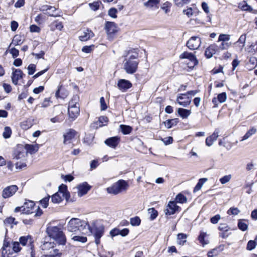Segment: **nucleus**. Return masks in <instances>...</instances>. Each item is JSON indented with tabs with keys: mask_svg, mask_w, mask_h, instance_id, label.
Listing matches in <instances>:
<instances>
[{
	"mask_svg": "<svg viewBox=\"0 0 257 257\" xmlns=\"http://www.w3.org/2000/svg\"><path fill=\"white\" fill-rule=\"evenodd\" d=\"M48 236L54 239L59 245H65L67 241L66 235L61 228L57 226H50L47 228Z\"/></svg>",
	"mask_w": 257,
	"mask_h": 257,
	"instance_id": "nucleus-1",
	"label": "nucleus"
},
{
	"mask_svg": "<svg viewBox=\"0 0 257 257\" xmlns=\"http://www.w3.org/2000/svg\"><path fill=\"white\" fill-rule=\"evenodd\" d=\"M104 229L102 225L98 224L96 221H93L91 225L88 224L85 234L88 235H93L96 244H98L100 243V238L103 235Z\"/></svg>",
	"mask_w": 257,
	"mask_h": 257,
	"instance_id": "nucleus-2",
	"label": "nucleus"
},
{
	"mask_svg": "<svg viewBox=\"0 0 257 257\" xmlns=\"http://www.w3.org/2000/svg\"><path fill=\"white\" fill-rule=\"evenodd\" d=\"M88 224V222L85 220L78 218H72L68 221L67 229L69 232H75L79 230L85 233Z\"/></svg>",
	"mask_w": 257,
	"mask_h": 257,
	"instance_id": "nucleus-3",
	"label": "nucleus"
},
{
	"mask_svg": "<svg viewBox=\"0 0 257 257\" xmlns=\"http://www.w3.org/2000/svg\"><path fill=\"white\" fill-rule=\"evenodd\" d=\"M138 64L137 55H132L129 57L126 56L123 61V69L128 74H133L137 71Z\"/></svg>",
	"mask_w": 257,
	"mask_h": 257,
	"instance_id": "nucleus-4",
	"label": "nucleus"
},
{
	"mask_svg": "<svg viewBox=\"0 0 257 257\" xmlns=\"http://www.w3.org/2000/svg\"><path fill=\"white\" fill-rule=\"evenodd\" d=\"M70 198V193L68 191L67 187L65 184H61L59 187L57 192L51 196V200L54 203H59L64 199L67 201H69Z\"/></svg>",
	"mask_w": 257,
	"mask_h": 257,
	"instance_id": "nucleus-5",
	"label": "nucleus"
},
{
	"mask_svg": "<svg viewBox=\"0 0 257 257\" xmlns=\"http://www.w3.org/2000/svg\"><path fill=\"white\" fill-rule=\"evenodd\" d=\"M128 187L127 182L123 180H119L113 184L111 186L106 189L109 194L116 195L120 192L125 191Z\"/></svg>",
	"mask_w": 257,
	"mask_h": 257,
	"instance_id": "nucleus-6",
	"label": "nucleus"
},
{
	"mask_svg": "<svg viewBox=\"0 0 257 257\" xmlns=\"http://www.w3.org/2000/svg\"><path fill=\"white\" fill-rule=\"evenodd\" d=\"M179 58L188 59L190 61V62L188 63L189 67H193L198 64L196 57L191 53L185 52L180 55Z\"/></svg>",
	"mask_w": 257,
	"mask_h": 257,
	"instance_id": "nucleus-7",
	"label": "nucleus"
},
{
	"mask_svg": "<svg viewBox=\"0 0 257 257\" xmlns=\"http://www.w3.org/2000/svg\"><path fill=\"white\" fill-rule=\"evenodd\" d=\"M201 44V41L199 37H192L187 42V47L192 50H196L199 48Z\"/></svg>",
	"mask_w": 257,
	"mask_h": 257,
	"instance_id": "nucleus-8",
	"label": "nucleus"
},
{
	"mask_svg": "<svg viewBox=\"0 0 257 257\" xmlns=\"http://www.w3.org/2000/svg\"><path fill=\"white\" fill-rule=\"evenodd\" d=\"M177 103L183 107L189 106L191 102V97L187 94H179L176 99Z\"/></svg>",
	"mask_w": 257,
	"mask_h": 257,
	"instance_id": "nucleus-9",
	"label": "nucleus"
},
{
	"mask_svg": "<svg viewBox=\"0 0 257 257\" xmlns=\"http://www.w3.org/2000/svg\"><path fill=\"white\" fill-rule=\"evenodd\" d=\"M180 210L179 206L176 205L175 201L169 202L164 212L166 215L169 216L174 214L176 211Z\"/></svg>",
	"mask_w": 257,
	"mask_h": 257,
	"instance_id": "nucleus-10",
	"label": "nucleus"
},
{
	"mask_svg": "<svg viewBox=\"0 0 257 257\" xmlns=\"http://www.w3.org/2000/svg\"><path fill=\"white\" fill-rule=\"evenodd\" d=\"M26 155V152L24 147L21 145H19L17 146L14 151L13 157V159L19 160L25 159Z\"/></svg>",
	"mask_w": 257,
	"mask_h": 257,
	"instance_id": "nucleus-11",
	"label": "nucleus"
},
{
	"mask_svg": "<svg viewBox=\"0 0 257 257\" xmlns=\"http://www.w3.org/2000/svg\"><path fill=\"white\" fill-rule=\"evenodd\" d=\"M105 29L109 37H111L117 32V26L114 22H106L105 25Z\"/></svg>",
	"mask_w": 257,
	"mask_h": 257,
	"instance_id": "nucleus-12",
	"label": "nucleus"
},
{
	"mask_svg": "<svg viewBox=\"0 0 257 257\" xmlns=\"http://www.w3.org/2000/svg\"><path fill=\"white\" fill-rule=\"evenodd\" d=\"M23 73L21 69H13L11 76V79L13 83L17 85L19 80L23 78Z\"/></svg>",
	"mask_w": 257,
	"mask_h": 257,
	"instance_id": "nucleus-13",
	"label": "nucleus"
},
{
	"mask_svg": "<svg viewBox=\"0 0 257 257\" xmlns=\"http://www.w3.org/2000/svg\"><path fill=\"white\" fill-rule=\"evenodd\" d=\"M18 188L16 185H11L5 188L3 191L2 196L4 198H7L12 196L18 190Z\"/></svg>",
	"mask_w": 257,
	"mask_h": 257,
	"instance_id": "nucleus-14",
	"label": "nucleus"
},
{
	"mask_svg": "<svg viewBox=\"0 0 257 257\" xmlns=\"http://www.w3.org/2000/svg\"><path fill=\"white\" fill-rule=\"evenodd\" d=\"M36 206L35 203L32 201L26 202L22 206V212L25 214H32L34 212Z\"/></svg>",
	"mask_w": 257,
	"mask_h": 257,
	"instance_id": "nucleus-15",
	"label": "nucleus"
},
{
	"mask_svg": "<svg viewBox=\"0 0 257 257\" xmlns=\"http://www.w3.org/2000/svg\"><path fill=\"white\" fill-rule=\"evenodd\" d=\"M77 188L78 189L77 193L78 196L81 197L87 193L88 191L90 189L91 186L89 185L87 183L84 182L78 185Z\"/></svg>",
	"mask_w": 257,
	"mask_h": 257,
	"instance_id": "nucleus-16",
	"label": "nucleus"
},
{
	"mask_svg": "<svg viewBox=\"0 0 257 257\" xmlns=\"http://www.w3.org/2000/svg\"><path fill=\"white\" fill-rule=\"evenodd\" d=\"M132 86V83L125 79H120L117 82V87L122 92L126 91Z\"/></svg>",
	"mask_w": 257,
	"mask_h": 257,
	"instance_id": "nucleus-17",
	"label": "nucleus"
},
{
	"mask_svg": "<svg viewBox=\"0 0 257 257\" xmlns=\"http://www.w3.org/2000/svg\"><path fill=\"white\" fill-rule=\"evenodd\" d=\"M218 50V46L215 44H212L206 48L205 55L207 58H210L216 53Z\"/></svg>",
	"mask_w": 257,
	"mask_h": 257,
	"instance_id": "nucleus-18",
	"label": "nucleus"
},
{
	"mask_svg": "<svg viewBox=\"0 0 257 257\" xmlns=\"http://www.w3.org/2000/svg\"><path fill=\"white\" fill-rule=\"evenodd\" d=\"M19 241L23 246L29 245L30 247L33 245V239L31 235L21 236L19 238Z\"/></svg>",
	"mask_w": 257,
	"mask_h": 257,
	"instance_id": "nucleus-19",
	"label": "nucleus"
},
{
	"mask_svg": "<svg viewBox=\"0 0 257 257\" xmlns=\"http://www.w3.org/2000/svg\"><path fill=\"white\" fill-rule=\"evenodd\" d=\"M120 138L118 137H113L106 139L105 144L112 148H115L118 145Z\"/></svg>",
	"mask_w": 257,
	"mask_h": 257,
	"instance_id": "nucleus-20",
	"label": "nucleus"
},
{
	"mask_svg": "<svg viewBox=\"0 0 257 257\" xmlns=\"http://www.w3.org/2000/svg\"><path fill=\"white\" fill-rule=\"evenodd\" d=\"M94 36L93 32L89 29H86L83 31L79 36V40L81 41H86Z\"/></svg>",
	"mask_w": 257,
	"mask_h": 257,
	"instance_id": "nucleus-21",
	"label": "nucleus"
},
{
	"mask_svg": "<svg viewBox=\"0 0 257 257\" xmlns=\"http://www.w3.org/2000/svg\"><path fill=\"white\" fill-rule=\"evenodd\" d=\"M219 131L218 130H216L214 133L211 135L210 136L207 137L205 141V144L206 145L210 147L212 145L213 142L216 141L219 135Z\"/></svg>",
	"mask_w": 257,
	"mask_h": 257,
	"instance_id": "nucleus-22",
	"label": "nucleus"
},
{
	"mask_svg": "<svg viewBox=\"0 0 257 257\" xmlns=\"http://www.w3.org/2000/svg\"><path fill=\"white\" fill-rule=\"evenodd\" d=\"M79 111V107H71L68 108V113L72 120L75 119L78 116Z\"/></svg>",
	"mask_w": 257,
	"mask_h": 257,
	"instance_id": "nucleus-23",
	"label": "nucleus"
},
{
	"mask_svg": "<svg viewBox=\"0 0 257 257\" xmlns=\"http://www.w3.org/2000/svg\"><path fill=\"white\" fill-rule=\"evenodd\" d=\"M26 151V154L29 153L31 154L36 153L39 150V146L38 144L29 145L26 144L24 148Z\"/></svg>",
	"mask_w": 257,
	"mask_h": 257,
	"instance_id": "nucleus-24",
	"label": "nucleus"
},
{
	"mask_svg": "<svg viewBox=\"0 0 257 257\" xmlns=\"http://www.w3.org/2000/svg\"><path fill=\"white\" fill-rule=\"evenodd\" d=\"M62 85L58 86V90L56 91L55 93V96L56 98L64 99L68 95V92L65 89H63L62 90Z\"/></svg>",
	"mask_w": 257,
	"mask_h": 257,
	"instance_id": "nucleus-25",
	"label": "nucleus"
},
{
	"mask_svg": "<svg viewBox=\"0 0 257 257\" xmlns=\"http://www.w3.org/2000/svg\"><path fill=\"white\" fill-rule=\"evenodd\" d=\"M208 234L206 232L203 231H200V234L198 237L199 242L202 244L203 246L207 244L209 242V240L208 237Z\"/></svg>",
	"mask_w": 257,
	"mask_h": 257,
	"instance_id": "nucleus-26",
	"label": "nucleus"
},
{
	"mask_svg": "<svg viewBox=\"0 0 257 257\" xmlns=\"http://www.w3.org/2000/svg\"><path fill=\"white\" fill-rule=\"evenodd\" d=\"M160 0H148L144 3L145 6L151 9H158L159 8Z\"/></svg>",
	"mask_w": 257,
	"mask_h": 257,
	"instance_id": "nucleus-27",
	"label": "nucleus"
},
{
	"mask_svg": "<svg viewBox=\"0 0 257 257\" xmlns=\"http://www.w3.org/2000/svg\"><path fill=\"white\" fill-rule=\"evenodd\" d=\"M187 235L183 233H178L177 237V243L180 245H183L187 242Z\"/></svg>",
	"mask_w": 257,
	"mask_h": 257,
	"instance_id": "nucleus-28",
	"label": "nucleus"
},
{
	"mask_svg": "<svg viewBox=\"0 0 257 257\" xmlns=\"http://www.w3.org/2000/svg\"><path fill=\"white\" fill-rule=\"evenodd\" d=\"M179 115L182 118H187L191 113L190 109H186L182 108H179L177 110Z\"/></svg>",
	"mask_w": 257,
	"mask_h": 257,
	"instance_id": "nucleus-29",
	"label": "nucleus"
},
{
	"mask_svg": "<svg viewBox=\"0 0 257 257\" xmlns=\"http://www.w3.org/2000/svg\"><path fill=\"white\" fill-rule=\"evenodd\" d=\"M75 131L73 130H69L65 134L63 135L64 143L66 144L68 141L71 140L75 136Z\"/></svg>",
	"mask_w": 257,
	"mask_h": 257,
	"instance_id": "nucleus-30",
	"label": "nucleus"
},
{
	"mask_svg": "<svg viewBox=\"0 0 257 257\" xmlns=\"http://www.w3.org/2000/svg\"><path fill=\"white\" fill-rule=\"evenodd\" d=\"M179 120L178 118H174L171 119L167 120L164 122L165 126L168 128H171L173 126L177 124Z\"/></svg>",
	"mask_w": 257,
	"mask_h": 257,
	"instance_id": "nucleus-31",
	"label": "nucleus"
},
{
	"mask_svg": "<svg viewBox=\"0 0 257 257\" xmlns=\"http://www.w3.org/2000/svg\"><path fill=\"white\" fill-rule=\"evenodd\" d=\"M50 27L51 30L53 31L56 30L61 31L63 28V26L61 22L55 21L51 24Z\"/></svg>",
	"mask_w": 257,
	"mask_h": 257,
	"instance_id": "nucleus-32",
	"label": "nucleus"
},
{
	"mask_svg": "<svg viewBox=\"0 0 257 257\" xmlns=\"http://www.w3.org/2000/svg\"><path fill=\"white\" fill-rule=\"evenodd\" d=\"M79 97L77 95H74L69 103L68 107H79Z\"/></svg>",
	"mask_w": 257,
	"mask_h": 257,
	"instance_id": "nucleus-33",
	"label": "nucleus"
},
{
	"mask_svg": "<svg viewBox=\"0 0 257 257\" xmlns=\"http://www.w3.org/2000/svg\"><path fill=\"white\" fill-rule=\"evenodd\" d=\"M23 43L21 39V37L19 35H15L12 40V43L10 45V47L12 45L18 46L21 45Z\"/></svg>",
	"mask_w": 257,
	"mask_h": 257,
	"instance_id": "nucleus-34",
	"label": "nucleus"
},
{
	"mask_svg": "<svg viewBox=\"0 0 257 257\" xmlns=\"http://www.w3.org/2000/svg\"><path fill=\"white\" fill-rule=\"evenodd\" d=\"M256 132V130L255 128L252 127L249 129L242 137V139L241 140V141H243L244 140L248 139L252 135L255 134Z\"/></svg>",
	"mask_w": 257,
	"mask_h": 257,
	"instance_id": "nucleus-35",
	"label": "nucleus"
},
{
	"mask_svg": "<svg viewBox=\"0 0 257 257\" xmlns=\"http://www.w3.org/2000/svg\"><path fill=\"white\" fill-rule=\"evenodd\" d=\"M121 132L124 135L130 134L132 131V128L129 125L120 124L119 126Z\"/></svg>",
	"mask_w": 257,
	"mask_h": 257,
	"instance_id": "nucleus-36",
	"label": "nucleus"
},
{
	"mask_svg": "<svg viewBox=\"0 0 257 257\" xmlns=\"http://www.w3.org/2000/svg\"><path fill=\"white\" fill-rule=\"evenodd\" d=\"M207 179L206 178L200 179L194 188V192H196L201 189L204 183L206 182Z\"/></svg>",
	"mask_w": 257,
	"mask_h": 257,
	"instance_id": "nucleus-37",
	"label": "nucleus"
},
{
	"mask_svg": "<svg viewBox=\"0 0 257 257\" xmlns=\"http://www.w3.org/2000/svg\"><path fill=\"white\" fill-rule=\"evenodd\" d=\"M245 41H246V35L245 34H244V35H241L240 36L238 40L236 42V44H239V47L240 49V50H242V49L243 48V47L245 45Z\"/></svg>",
	"mask_w": 257,
	"mask_h": 257,
	"instance_id": "nucleus-38",
	"label": "nucleus"
},
{
	"mask_svg": "<svg viewBox=\"0 0 257 257\" xmlns=\"http://www.w3.org/2000/svg\"><path fill=\"white\" fill-rule=\"evenodd\" d=\"M175 200L176 202L179 203H186L187 201V199L186 197H185L184 195L181 193L178 194L175 198Z\"/></svg>",
	"mask_w": 257,
	"mask_h": 257,
	"instance_id": "nucleus-39",
	"label": "nucleus"
},
{
	"mask_svg": "<svg viewBox=\"0 0 257 257\" xmlns=\"http://www.w3.org/2000/svg\"><path fill=\"white\" fill-rule=\"evenodd\" d=\"M171 4L170 2H166L162 4L161 9L163 10L166 14L168 13L170 11Z\"/></svg>",
	"mask_w": 257,
	"mask_h": 257,
	"instance_id": "nucleus-40",
	"label": "nucleus"
},
{
	"mask_svg": "<svg viewBox=\"0 0 257 257\" xmlns=\"http://www.w3.org/2000/svg\"><path fill=\"white\" fill-rule=\"evenodd\" d=\"M72 239L75 241H77L81 243H85L87 241V237L83 236L75 235L74 236Z\"/></svg>",
	"mask_w": 257,
	"mask_h": 257,
	"instance_id": "nucleus-41",
	"label": "nucleus"
},
{
	"mask_svg": "<svg viewBox=\"0 0 257 257\" xmlns=\"http://www.w3.org/2000/svg\"><path fill=\"white\" fill-rule=\"evenodd\" d=\"M141 221V219L138 216H135L130 219V223L132 226H139Z\"/></svg>",
	"mask_w": 257,
	"mask_h": 257,
	"instance_id": "nucleus-42",
	"label": "nucleus"
},
{
	"mask_svg": "<svg viewBox=\"0 0 257 257\" xmlns=\"http://www.w3.org/2000/svg\"><path fill=\"white\" fill-rule=\"evenodd\" d=\"M194 13L195 10L191 7H187L186 9L183 11V13L186 15L188 18L192 17Z\"/></svg>",
	"mask_w": 257,
	"mask_h": 257,
	"instance_id": "nucleus-43",
	"label": "nucleus"
},
{
	"mask_svg": "<svg viewBox=\"0 0 257 257\" xmlns=\"http://www.w3.org/2000/svg\"><path fill=\"white\" fill-rule=\"evenodd\" d=\"M238 227L242 231H245L248 228L247 224L243 220H239L238 221Z\"/></svg>",
	"mask_w": 257,
	"mask_h": 257,
	"instance_id": "nucleus-44",
	"label": "nucleus"
},
{
	"mask_svg": "<svg viewBox=\"0 0 257 257\" xmlns=\"http://www.w3.org/2000/svg\"><path fill=\"white\" fill-rule=\"evenodd\" d=\"M20 241H14L12 243V248L14 251L18 252L21 250L22 248L20 246Z\"/></svg>",
	"mask_w": 257,
	"mask_h": 257,
	"instance_id": "nucleus-45",
	"label": "nucleus"
},
{
	"mask_svg": "<svg viewBox=\"0 0 257 257\" xmlns=\"http://www.w3.org/2000/svg\"><path fill=\"white\" fill-rule=\"evenodd\" d=\"M230 36L228 34H220L219 36L218 42L220 41H224V42H227L230 40Z\"/></svg>",
	"mask_w": 257,
	"mask_h": 257,
	"instance_id": "nucleus-46",
	"label": "nucleus"
},
{
	"mask_svg": "<svg viewBox=\"0 0 257 257\" xmlns=\"http://www.w3.org/2000/svg\"><path fill=\"white\" fill-rule=\"evenodd\" d=\"M12 134V131L10 127L6 126L4 129V132L3 133V137L5 139L9 138Z\"/></svg>",
	"mask_w": 257,
	"mask_h": 257,
	"instance_id": "nucleus-47",
	"label": "nucleus"
},
{
	"mask_svg": "<svg viewBox=\"0 0 257 257\" xmlns=\"http://www.w3.org/2000/svg\"><path fill=\"white\" fill-rule=\"evenodd\" d=\"M148 211L150 214V219L152 220L155 219L158 216V212L154 208L149 209Z\"/></svg>",
	"mask_w": 257,
	"mask_h": 257,
	"instance_id": "nucleus-48",
	"label": "nucleus"
},
{
	"mask_svg": "<svg viewBox=\"0 0 257 257\" xmlns=\"http://www.w3.org/2000/svg\"><path fill=\"white\" fill-rule=\"evenodd\" d=\"M49 199L50 196H48L40 201V203L43 208H46L48 207Z\"/></svg>",
	"mask_w": 257,
	"mask_h": 257,
	"instance_id": "nucleus-49",
	"label": "nucleus"
},
{
	"mask_svg": "<svg viewBox=\"0 0 257 257\" xmlns=\"http://www.w3.org/2000/svg\"><path fill=\"white\" fill-rule=\"evenodd\" d=\"M217 100L220 103L224 102L227 98L226 93L225 92H222L219 94L217 96Z\"/></svg>",
	"mask_w": 257,
	"mask_h": 257,
	"instance_id": "nucleus-50",
	"label": "nucleus"
},
{
	"mask_svg": "<svg viewBox=\"0 0 257 257\" xmlns=\"http://www.w3.org/2000/svg\"><path fill=\"white\" fill-rule=\"evenodd\" d=\"M117 10L114 8H110L108 12V15L111 18L115 19L117 18Z\"/></svg>",
	"mask_w": 257,
	"mask_h": 257,
	"instance_id": "nucleus-51",
	"label": "nucleus"
},
{
	"mask_svg": "<svg viewBox=\"0 0 257 257\" xmlns=\"http://www.w3.org/2000/svg\"><path fill=\"white\" fill-rule=\"evenodd\" d=\"M54 246V243L51 242H45L41 245V248L43 250H48L51 248H52Z\"/></svg>",
	"mask_w": 257,
	"mask_h": 257,
	"instance_id": "nucleus-52",
	"label": "nucleus"
},
{
	"mask_svg": "<svg viewBox=\"0 0 257 257\" xmlns=\"http://www.w3.org/2000/svg\"><path fill=\"white\" fill-rule=\"evenodd\" d=\"M221 43L218 47V49H220L221 50L227 49L230 46L231 43L227 42L221 41Z\"/></svg>",
	"mask_w": 257,
	"mask_h": 257,
	"instance_id": "nucleus-53",
	"label": "nucleus"
},
{
	"mask_svg": "<svg viewBox=\"0 0 257 257\" xmlns=\"http://www.w3.org/2000/svg\"><path fill=\"white\" fill-rule=\"evenodd\" d=\"M239 212H240V210L236 207H231L227 211V214L229 215H236Z\"/></svg>",
	"mask_w": 257,
	"mask_h": 257,
	"instance_id": "nucleus-54",
	"label": "nucleus"
},
{
	"mask_svg": "<svg viewBox=\"0 0 257 257\" xmlns=\"http://www.w3.org/2000/svg\"><path fill=\"white\" fill-rule=\"evenodd\" d=\"M231 175H225V176H223V177L219 179V181L222 184H225L228 183V182H229V181L231 180Z\"/></svg>",
	"mask_w": 257,
	"mask_h": 257,
	"instance_id": "nucleus-55",
	"label": "nucleus"
},
{
	"mask_svg": "<svg viewBox=\"0 0 257 257\" xmlns=\"http://www.w3.org/2000/svg\"><path fill=\"white\" fill-rule=\"evenodd\" d=\"M36 66L34 64H31L28 67V73L31 75L33 74L36 71Z\"/></svg>",
	"mask_w": 257,
	"mask_h": 257,
	"instance_id": "nucleus-56",
	"label": "nucleus"
},
{
	"mask_svg": "<svg viewBox=\"0 0 257 257\" xmlns=\"http://www.w3.org/2000/svg\"><path fill=\"white\" fill-rule=\"evenodd\" d=\"M256 245L253 240H249L247 244L246 249L248 250H251L255 248Z\"/></svg>",
	"mask_w": 257,
	"mask_h": 257,
	"instance_id": "nucleus-57",
	"label": "nucleus"
},
{
	"mask_svg": "<svg viewBox=\"0 0 257 257\" xmlns=\"http://www.w3.org/2000/svg\"><path fill=\"white\" fill-rule=\"evenodd\" d=\"M94 47V46L93 45L85 46L82 48V51L85 53H89L93 50Z\"/></svg>",
	"mask_w": 257,
	"mask_h": 257,
	"instance_id": "nucleus-58",
	"label": "nucleus"
},
{
	"mask_svg": "<svg viewBox=\"0 0 257 257\" xmlns=\"http://www.w3.org/2000/svg\"><path fill=\"white\" fill-rule=\"evenodd\" d=\"M100 3L99 2H95L93 3L89 4V5L90 9L92 10L95 11L99 9V6H100Z\"/></svg>",
	"mask_w": 257,
	"mask_h": 257,
	"instance_id": "nucleus-59",
	"label": "nucleus"
},
{
	"mask_svg": "<svg viewBox=\"0 0 257 257\" xmlns=\"http://www.w3.org/2000/svg\"><path fill=\"white\" fill-rule=\"evenodd\" d=\"M10 53L12 55L13 58H15L19 55V51L15 48H12L9 50Z\"/></svg>",
	"mask_w": 257,
	"mask_h": 257,
	"instance_id": "nucleus-60",
	"label": "nucleus"
},
{
	"mask_svg": "<svg viewBox=\"0 0 257 257\" xmlns=\"http://www.w3.org/2000/svg\"><path fill=\"white\" fill-rule=\"evenodd\" d=\"M175 5L178 7H182L183 5L189 2V0H173Z\"/></svg>",
	"mask_w": 257,
	"mask_h": 257,
	"instance_id": "nucleus-61",
	"label": "nucleus"
},
{
	"mask_svg": "<svg viewBox=\"0 0 257 257\" xmlns=\"http://www.w3.org/2000/svg\"><path fill=\"white\" fill-rule=\"evenodd\" d=\"M218 254V251L217 249L214 248L210 251L208 252V257H215L217 256Z\"/></svg>",
	"mask_w": 257,
	"mask_h": 257,
	"instance_id": "nucleus-62",
	"label": "nucleus"
},
{
	"mask_svg": "<svg viewBox=\"0 0 257 257\" xmlns=\"http://www.w3.org/2000/svg\"><path fill=\"white\" fill-rule=\"evenodd\" d=\"M100 103L101 110H105L107 109V106L105 103L104 98L103 97H101L100 98Z\"/></svg>",
	"mask_w": 257,
	"mask_h": 257,
	"instance_id": "nucleus-63",
	"label": "nucleus"
},
{
	"mask_svg": "<svg viewBox=\"0 0 257 257\" xmlns=\"http://www.w3.org/2000/svg\"><path fill=\"white\" fill-rule=\"evenodd\" d=\"M62 253L57 249H54V253L47 255L46 257H61Z\"/></svg>",
	"mask_w": 257,
	"mask_h": 257,
	"instance_id": "nucleus-64",
	"label": "nucleus"
}]
</instances>
